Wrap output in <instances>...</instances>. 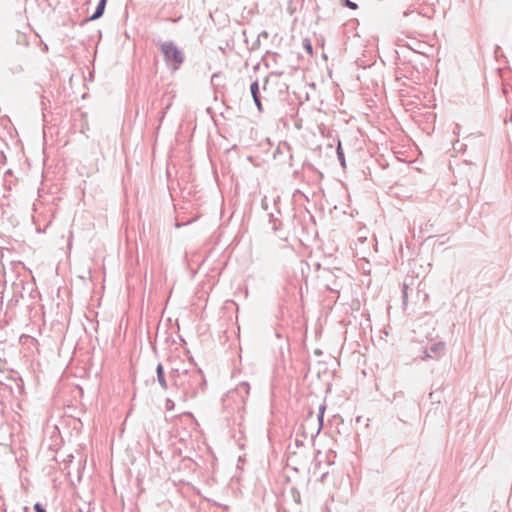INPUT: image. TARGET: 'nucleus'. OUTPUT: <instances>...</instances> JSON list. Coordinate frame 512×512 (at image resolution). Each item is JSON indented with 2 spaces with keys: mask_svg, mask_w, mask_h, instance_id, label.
I'll return each instance as SVG.
<instances>
[{
  "mask_svg": "<svg viewBox=\"0 0 512 512\" xmlns=\"http://www.w3.org/2000/svg\"><path fill=\"white\" fill-rule=\"evenodd\" d=\"M0 383L3 384V382L0 380Z\"/></svg>",
  "mask_w": 512,
  "mask_h": 512,
  "instance_id": "obj_16",
  "label": "nucleus"
},
{
  "mask_svg": "<svg viewBox=\"0 0 512 512\" xmlns=\"http://www.w3.org/2000/svg\"><path fill=\"white\" fill-rule=\"evenodd\" d=\"M34 510L36 512H46V510L44 509V507L40 503H36L34 505Z\"/></svg>",
  "mask_w": 512,
  "mask_h": 512,
  "instance_id": "obj_14",
  "label": "nucleus"
},
{
  "mask_svg": "<svg viewBox=\"0 0 512 512\" xmlns=\"http://www.w3.org/2000/svg\"><path fill=\"white\" fill-rule=\"evenodd\" d=\"M337 156H338V159L341 163V166L342 167H345L346 166V163H345V157H344V153L342 151V148H341V144L339 143L338 147H337Z\"/></svg>",
  "mask_w": 512,
  "mask_h": 512,
  "instance_id": "obj_8",
  "label": "nucleus"
},
{
  "mask_svg": "<svg viewBox=\"0 0 512 512\" xmlns=\"http://www.w3.org/2000/svg\"><path fill=\"white\" fill-rule=\"evenodd\" d=\"M250 92H251L252 98L254 100V103H255L258 111L262 112L263 111V106H262V102H261V99H260L259 84H258L257 80H255L254 82L251 83V85H250Z\"/></svg>",
  "mask_w": 512,
  "mask_h": 512,
  "instance_id": "obj_4",
  "label": "nucleus"
},
{
  "mask_svg": "<svg viewBox=\"0 0 512 512\" xmlns=\"http://www.w3.org/2000/svg\"><path fill=\"white\" fill-rule=\"evenodd\" d=\"M107 0H99V3L95 9V12L86 21H95L102 17L105 11Z\"/></svg>",
  "mask_w": 512,
  "mask_h": 512,
  "instance_id": "obj_6",
  "label": "nucleus"
},
{
  "mask_svg": "<svg viewBox=\"0 0 512 512\" xmlns=\"http://www.w3.org/2000/svg\"><path fill=\"white\" fill-rule=\"evenodd\" d=\"M23 511H24V512H28V507H26V506H25V507H23Z\"/></svg>",
  "mask_w": 512,
  "mask_h": 512,
  "instance_id": "obj_15",
  "label": "nucleus"
},
{
  "mask_svg": "<svg viewBox=\"0 0 512 512\" xmlns=\"http://www.w3.org/2000/svg\"><path fill=\"white\" fill-rule=\"evenodd\" d=\"M158 48L163 55L166 67L173 72L179 70L186 59L184 51L171 40L160 41Z\"/></svg>",
  "mask_w": 512,
  "mask_h": 512,
  "instance_id": "obj_2",
  "label": "nucleus"
},
{
  "mask_svg": "<svg viewBox=\"0 0 512 512\" xmlns=\"http://www.w3.org/2000/svg\"><path fill=\"white\" fill-rule=\"evenodd\" d=\"M250 390V386L247 382H242L238 385L236 391L230 392L227 394L226 398L224 399V404L226 407H228L229 402L231 400L236 401V398L239 399L237 404V411L240 414V417H242V412L244 410L245 406V399L244 395L248 396Z\"/></svg>",
  "mask_w": 512,
  "mask_h": 512,
  "instance_id": "obj_3",
  "label": "nucleus"
},
{
  "mask_svg": "<svg viewBox=\"0 0 512 512\" xmlns=\"http://www.w3.org/2000/svg\"><path fill=\"white\" fill-rule=\"evenodd\" d=\"M324 411H325V406L324 405H320L319 407V414H318V420H319V430L321 429L322 425H323V416H324Z\"/></svg>",
  "mask_w": 512,
  "mask_h": 512,
  "instance_id": "obj_10",
  "label": "nucleus"
},
{
  "mask_svg": "<svg viewBox=\"0 0 512 512\" xmlns=\"http://www.w3.org/2000/svg\"><path fill=\"white\" fill-rule=\"evenodd\" d=\"M407 290H408V285L403 284L402 293H403V302L404 303L406 302V299H407Z\"/></svg>",
  "mask_w": 512,
  "mask_h": 512,
  "instance_id": "obj_13",
  "label": "nucleus"
},
{
  "mask_svg": "<svg viewBox=\"0 0 512 512\" xmlns=\"http://www.w3.org/2000/svg\"><path fill=\"white\" fill-rule=\"evenodd\" d=\"M303 47L305 48V50L310 54L312 55L313 54V48H312V44L310 42L309 39H304L303 41Z\"/></svg>",
  "mask_w": 512,
  "mask_h": 512,
  "instance_id": "obj_9",
  "label": "nucleus"
},
{
  "mask_svg": "<svg viewBox=\"0 0 512 512\" xmlns=\"http://www.w3.org/2000/svg\"><path fill=\"white\" fill-rule=\"evenodd\" d=\"M174 408H175V403H174V401H173L172 399H170V398H167V399L165 400V409H166L167 411H172V410H174Z\"/></svg>",
  "mask_w": 512,
  "mask_h": 512,
  "instance_id": "obj_11",
  "label": "nucleus"
},
{
  "mask_svg": "<svg viewBox=\"0 0 512 512\" xmlns=\"http://www.w3.org/2000/svg\"><path fill=\"white\" fill-rule=\"evenodd\" d=\"M169 377L183 402L197 398L206 389L205 377L202 371L195 367H172Z\"/></svg>",
  "mask_w": 512,
  "mask_h": 512,
  "instance_id": "obj_1",
  "label": "nucleus"
},
{
  "mask_svg": "<svg viewBox=\"0 0 512 512\" xmlns=\"http://www.w3.org/2000/svg\"><path fill=\"white\" fill-rule=\"evenodd\" d=\"M344 5L347 6L350 9H357L358 5L355 2H352L350 0H342Z\"/></svg>",
  "mask_w": 512,
  "mask_h": 512,
  "instance_id": "obj_12",
  "label": "nucleus"
},
{
  "mask_svg": "<svg viewBox=\"0 0 512 512\" xmlns=\"http://www.w3.org/2000/svg\"><path fill=\"white\" fill-rule=\"evenodd\" d=\"M445 350V345L444 343L442 342H438V343H435L433 344L427 351H426V356L428 358H432L433 357V354L435 355H439V354H442Z\"/></svg>",
  "mask_w": 512,
  "mask_h": 512,
  "instance_id": "obj_7",
  "label": "nucleus"
},
{
  "mask_svg": "<svg viewBox=\"0 0 512 512\" xmlns=\"http://www.w3.org/2000/svg\"><path fill=\"white\" fill-rule=\"evenodd\" d=\"M157 381L163 390L168 389V382L165 377L164 367L159 363L156 367Z\"/></svg>",
  "mask_w": 512,
  "mask_h": 512,
  "instance_id": "obj_5",
  "label": "nucleus"
}]
</instances>
